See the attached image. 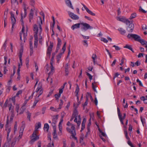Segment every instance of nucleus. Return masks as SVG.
Masks as SVG:
<instances>
[{
  "label": "nucleus",
  "mask_w": 147,
  "mask_h": 147,
  "mask_svg": "<svg viewBox=\"0 0 147 147\" xmlns=\"http://www.w3.org/2000/svg\"><path fill=\"white\" fill-rule=\"evenodd\" d=\"M124 48H127L128 49H129V50L133 52H134V51L132 49V48L131 47V45H126L124 47Z\"/></svg>",
  "instance_id": "obj_23"
},
{
  "label": "nucleus",
  "mask_w": 147,
  "mask_h": 147,
  "mask_svg": "<svg viewBox=\"0 0 147 147\" xmlns=\"http://www.w3.org/2000/svg\"><path fill=\"white\" fill-rule=\"evenodd\" d=\"M136 13H132L130 16V18L132 19L136 17Z\"/></svg>",
  "instance_id": "obj_44"
},
{
  "label": "nucleus",
  "mask_w": 147,
  "mask_h": 147,
  "mask_svg": "<svg viewBox=\"0 0 147 147\" xmlns=\"http://www.w3.org/2000/svg\"><path fill=\"white\" fill-rule=\"evenodd\" d=\"M36 133V131H34L31 138V140L30 141V144H33L35 141L39 139V136L37 135Z\"/></svg>",
  "instance_id": "obj_6"
},
{
  "label": "nucleus",
  "mask_w": 147,
  "mask_h": 147,
  "mask_svg": "<svg viewBox=\"0 0 147 147\" xmlns=\"http://www.w3.org/2000/svg\"><path fill=\"white\" fill-rule=\"evenodd\" d=\"M59 128L60 131L59 132V133H60L61 135L62 132V125H61V126H59Z\"/></svg>",
  "instance_id": "obj_50"
},
{
  "label": "nucleus",
  "mask_w": 147,
  "mask_h": 147,
  "mask_svg": "<svg viewBox=\"0 0 147 147\" xmlns=\"http://www.w3.org/2000/svg\"><path fill=\"white\" fill-rule=\"evenodd\" d=\"M9 123V118L8 116H7V120L6 122V125L5 127V130L6 131L7 133V142L5 143V144L7 142H8L9 144V146H10V144L9 143V140H8L9 136V134L10 133L11 131V127L8 125V124Z\"/></svg>",
  "instance_id": "obj_5"
},
{
  "label": "nucleus",
  "mask_w": 147,
  "mask_h": 147,
  "mask_svg": "<svg viewBox=\"0 0 147 147\" xmlns=\"http://www.w3.org/2000/svg\"><path fill=\"white\" fill-rule=\"evenodd\" d=\"M125 60V58L123 57L121 60V63H120V65H122L123 63L124 60Z\"/></svg>",
  "instance_id": "obj_56"
},
{
  "label": "nucleus",
  "mask_w": 147,
  "mask_h": 147,
  "mask_svg": "<svg viewBox=\"0 0 147 147\" xmlns=\"http://www.w3.org/2000/svg\"><path fill=\"white\" fill-rule=\"evenodd\" d=\"M57 41L58 42L57 45L58 46H61L62 43L61 39L60 38H57Z\"/></svg>",
  "instance_id": "obj_41"
},
{
  "label": "nucleus",
  "mask_w": 147,
  "mask_h": 147,
  "mask_svg": "<svg viewBox=\"0 0 147 147\" xmlns=\"http://www.w3.org/2000/svg\"><path fill=\"white\" fill-rule=\"evenodd\" d=\"M53 131L54 132L53 134V137L54 138H56L57 137L56 129H53Z\"/></svg>",
  "instance_id": "obj_33"
},
{
  "label": "nucleus",
  "mask_w": 147,
  "mask_h": 147,
  "mask_svg": "<svg viewBox=\"0 0 147 147\" xmlns=\"http://www.w3.org/2000/svg\"><path fill=\"white\" fill-rule=\"evenodd\" d=\"M129 26L127 28V30L129 32H132L134 28V25L132 23H130L129 24Z\"/></svg>",
  "instance_id": "obj_15"
},
{
  "label": "nucleus",
  "mask_w": 147,
  "mask_h": 147,
  "mask_svg": "<svg viewBox=\"0 0 147 147\" xmlns=\"http://www.w3.org/2000/svg\"><path fill=\"white\" fill-rule=\"evenodd\" d=\"M66 45V42H65V43L64 44L63 46V48L62 49V50H61V51H62V52H61V53H62V54H63L64 53L65 51V50Z\"/></svg>",
  "instance_id": "obj_36"
},
{
  "label": "nucleus",
  "mask_w": 147,
  "mask_h": 147,
  "mask_svg": "<svg viewBox=\"0 0 147 147\" xmlns=\"http://www.w3.org/2000/svg\"><path fill=\"white\" fill-rule=\"evenodd\" d=\"M38 36L37 35H34V45L35 47L36 46V47L38 45Z\"/></svg>",
  "instance_id": "obj_20"
},
{
  "label": "nucleus",
  "mask_w": 147,
  "mask_h": 147,
  "mask_svg": "<svg viewBox=\"0 0 147 147\" xmlns=\"http://www.w3.org/2000/svg\"><path fill=\"white\" fill-rule=\"evenodd\" d=\"M117 114L119 119L122 125H123L124 123L123 122V120L125 118L126 114L125 113H123V117H122V115L121 114L120 109L118 107H117Z\"/></svg>",
  "instance_id": "obj_8"
},
{
  "label": "nucleus",
  "mask_w": 147,
  "mask_h": 147,
  "mask_svg": "<svg viewBox=\"0 0 147 147\" xmlns=\"http://www.w3.org/2000/svg\"><path fill=\"white\" fill-rule=\"evenodd\" d=\"M3 147H9V144L8 142H7L5 144Z\"/></svg>",
  "instance_id": "obj_64"
},
{
  "label": "nucleus",
  "mask_w": 147,
  "mask_h": 147,
  "mask_svg": "<svg viewBox=\"0 0 147 147\" xmlns=\"http://www.w3.org/2000/svg\"><path fill=\"white\" fill-rule=\"evenodd\" d=\"M41 127V124L40 122H38L37 125H36L35 130L36 131V132H37L38 129L39 128H40Z\"/></svg>",
  "instance_id": "obj_21"
},
{
  "label": "nucleus",
  "mask_w": 147,
  "mask_h": 147,
  "mask_svg": "<svg viewBox=\"0 0 147 147\" xmlns=\"http://www.w3.org/2000/svg\"><path fill=\"white\" fill-rule=\"evenodd\" d=\"M92 61L94 64L96 63L95 60L97 58V56L95 54H93L92 55Z\"/></svg>",
  "instance_id": "obj_29"
},
{
  "label": "nucleus",
  "mask_w": 147,
  "mask_h": 147,
  "mask_svg": "<svg viewBox=\"0 0 147 147\" xmlns=\"http://www.w3.org/2000/svg\"><path fill=\"white\" fill-rule=\"evenodd\" d=\"M81 25H82V28L85 30H86L89 29H92L93 28V27L90 26L87 23H81Z\"/></svg>",
  "instance_id": "obj_11"
},
{
  "label": "nucleus",
  "mask_w": 147,
  "mask_h": 147,
  "mask_svg": "<svg viewBox=\"0 0 147 147\" xmlns=\"http://www.w3.org/2000/svg\"><path fill=\"white\" fill-rule=\"evenodd\" d=\"M66 4L67 6L73 9L74 7L72 6L71 1L70 0H65Z\"/></svg>",
  "instance_id": "obj_17"
},
{
  "label": "nucleus",
  "mask_w": 147,
  "mask_h": 147,
  "mask_svg": "<svg viewBox=\"0 0 147 147\" xmlns=\"http://www.w3.org/2000/svg\"><path fill=\"white\" fill-rule=\"evenodd\" d=\"M16 96H14L13 97L11 98V99L13 102V103L14 104H15V97Z\"/></svg>",
  "instance_id": "obj_59"
},
{
  "label": "nucleus",
  "mask_w": 147,
  "mask_h": 147,
  "mask_svg": "<svg viewBox=\"0 0 147 147\" xmlns=\"http://www.w3.org/2000/svg\"><path fill=\"white\" fill-rule=\"evenodd\" d=\"M92 88L94 91L96 92H97L96 90V86L93 83L92 84Z\"/></svg>",
  "instance_id": "obj_54"
},
{
  "label": "nucleus",
  "mask_w": 147,
  "mask_h": 147,
  "mask_svg": "<svg viewBox=\"0 0 147 147\" xmlns=\"http://www.w3.org/2000/svg\"><path fill=\"white\" fill-rule=\"evenodd\" d=\"M34 13L33 10L31 9L30 10V13L29 15V21L30 22L33 18Z\"/></svg>",
  "instance_id": "obj_19"
},
{
  "label": "nucleus",
  "mask_w": 147,
  "mask_h": 147,
  "mask_svg": "<svg viewBox=\"0 0 147 147\" xmlns=\"http://www.w3.org/2000/svg\"><path fill=\"white\" fill-rule=\"evenodd\" d=\"M139 42H140L143 45H147V42L144 40L140 38Z\"/></svg>",
  "instance_id": "obj_27"
},
{
  "label": "nucleus",
  "mask_w": 147,
  "mask_h": 147,
  "mask_svg": "<svg viewBox=\"0 0 147 147\" xmlns=\"http://www.w3.org/2000/svg\"><path fill=\"white\" fill-rule=\"evenodd\" d=\"M60 101H61V102L59 104V107L58 108V109H59V110L61 109L62 106L63 104V101L62 100H60Z\"/></svg>",
  "instance_id": "obj_43"
},
{
  "label": "nucleus",
  "mask_w": 147,
  "mask_h": 147,
  "mask_svg": "<svg viewBox=\"0 0 147 147\" xmlns=\"http://www.w3.org/2000/svg\"><path fill=\"white\" fill-rule=\"evenodd\" d=\"M11 22L12 24V28H13L14 25L15 24L16 22V20L15 18H11Z\"/></svg>",
  "instance_id": "obj_30"
},
{
  "label": "nucleus",
  "mask_w": 147,
  "mask_h": 147,
  "mask_svg": "<svg viewBox=\"0 0 147 147\" xmlns=\"http://www.w3.org/2000/svg\"><path fill=\"white\" fill-rule=\"evenodd\" d=\"M78 114V111L75 109L73 111L70 121H71L74 118H75L74 121L77 123V127L79 128L81 123V119L80 115Z\"/></svg>",
  "instance_id": "obj_2"
},
{
  "label": "nucleus",
  "mask_w": 147,
  "mask_h": 147,
  "mask_svg": "<svg viewBox=\"0 0 147 147\" xmlns=\"http://www.w3.org/2000/svg\"><path fill=\"white\" fill-rule=\"evenodd\" d=\"M51 70L50 72L49 73V75L51 74H52L53 73L54 71L55 68L53 66V65H52V66L51 65Z\"/></svg>",
  "instance_id": "obj_38"
},
{
  "label": "nucleus",
  "mask_w": 147,
  "mask_h": 147,
  "mask_svg": "<svg viewBox=\"0 0 147 147\" xmlns=\"http://www.w3.org/2000/svg\"><path fill=\"white\" fill-rule=\"evenodd\" d=\"M127 37L128 38H132L134 39L135 41L138 42H139L141 38V37L139 36L136 34H129Z\"/></svg>",
  "instance_id": "obj_7"
},
{
  "label": "nucleus",
  "mask_w": 147,
  "mask_h": 147,
  "mask_svg": "<svg viewBox=\"0 0 147 147\" xmlns=\"http://www.w3.org/2000/svg\"><path fill=\"white\" fill-rule=\"evenodd\" d=\"M79 88L78 86H77L76 87L75 93H76V96L78 98V93L79 92Z\"/></svg>",
  "instance_id": "obj_39"
},
{
  "label": "nucleus",
  "mask_w": 147,
  "mask_h": 147,
  "mask_svg": "<svg viewBox=\"0 0 147 147\" xmlns=\"http://www.w3.org/2000/svg\"><path fill=\"white\" fill-rule=\"evenodd\" d=\"M4 64L6 65L7 63V57L6 56H5L4 57Z\"/></svg>",
  "instance_id": "obj_57"
},
{
  "label": "nucleus",
  "mask_w": 147,
  "mask_h": 147,
  "mask_svg": "<svg viewBox=\"0 0 147 147\" xmlns=\"http://www.w3.org/2000/svg\"><path fill=\"white\" fill-rule=\"evenodd\" d=\"M53 90H50L49 92V94H48V95H47V97H50L52 94L53 93Z\"/></svg>",
  "instance_id": "obj_46"
},
{
  "label": "nucleus",
  "mask_w": 147,
  "mask_h": 147,
  "mask_svg": "<svg viewBox=\"0 0 147 147\" xmlns=\"http://www.w3.org/2000/svg\"><path fill=\"white\" fill-rule=\"evenodd\" d=\"M50 109L52 111L54 112H58L59 111V109H58V108L57 109L55 108L54 107H50Z\"/></svg>",
  "instance_id": "obj_34"
},
{
  "label": "nucleus",
  "mask_w": 147,
  "mask_h": 147,
  "mask_svg": "<svg viewBox=\"0 0 147 147\" xmlns=\"http://www.w3.org/2000/svg\"><path fill=\"white\" fill-rule=\"evenodd\" d=\"M22 90H19L17 93L16 96H18L19 95L21 94L22 93Z\"/></svg>",
  "instance_id": "obj_53"
},
{
  "label": "nucleus",
  "mask_w": 147,
  "mask_h": 147,
  "mask_svg": "<svg viewBox=\"0 0 147 147\" xmlns=\"http://www.w3.org/2000/svg\"><path fill=\"white\" fill-rule=\"evenodd\" d=\"M56 123H54L53 122H52V123H51V125L53 127V129H56Z\"/></svg>",
  "instance_id": "obj_55"
},
{
  "label": "nucleus",
  "mask_w": 147,
  "mask_h": 147,
  "mask_svg": "<svg viewBox=\"0 0 147 147\" xmlns=\"http://www.w3.org/2000/svg\"><path fill=\"white\" fill-rule=\"evenodd\" d=\"M39 99L36 98V99H35V100L34 102L33 105L32 106L33 107H34L36 106L37 103L39 101Z\"/></svg>",
  "instance_id": "obj_35"
},
{
  "label": "nucleus",
  "mask_w": 147,
  "mask_h": 147,
  "mask_svg": "<svg viewBox=\"0 0 147 147\" xmlns=\"http://www.w3.org/2000/svg\"><path fill=\"white\" fill-rule=\"evenodd\" d=\"M141 120L143 125V126H144V124L145 123V118H142L141 117H140Z\"/></svg>",
  "instance_id": "obj_42"
},
{
  "label": "nucleus",
  "mask_w": 147,
  "mask_h": 147,
  "mask_svg": "<svg viewBox=\"0 0 147 147\" xmlns=\"http://www.w3.org/2000/svg\"><path fill=\"white\" fill-rule=\"evenodd\" d=\"M58 115L53 116L52 117V122L56 123L58 119Z\"/></svg>",
  "instance_id": "obj_28"
},
{
  "label": "nucleus",
  "mask_w": 147,
  "mask_h": 147,
  "mask_svg": "<svg viewBox=\"0 0 147 147\" xmlns=\"http://www.w3.org/2000/svg\"><path fill=\"white\" fill-rule=\"evenodd\" d=\"M118 30L120 32V33L122 35L124 34L126 32V31L122 28H119L118 29Z\"/></svg>",
  "instance_id": "obj_22"
},
{
  "label": "nucleus",
  "mask_w": 147,
  "mask_h": 147,
  "mask_svg": "<svg viewBox=\"0 0 147 147\" xmlns=\"http://www.w3.org/2000/svg\"><path fill=\"white\" fill-rule=\"evenodd\" d=\"M39 36V43H40L41 44H42V36H41V35H38Z\"/></svg>",
  "instance_id": "obj_47"
},
{
  "label": "nucleus",
  "mask_w": 147,
  "mask_h": 147,
  "mask_svg": "<svg viewBox=\"0 0 147 147\" xmlns=\"http://www.w3.org/2000/svg\"><path fill=\"white\" fill-rule=\"evenodd\" d=\"M46 45L47 46V47L46 51L47 56L49 58H50L52 49L53 47V43L52 42L50 41L49 44V45L48 42H47Z\"/></svg>",
  "instance_id": "obj_4"
},
{
  "label": "nucleus",
  "mask_w": 147,
  "mask_h": 147,
  "mask_svg": "<svg viewBox=\"0 0 147 147\" xmlns=\"http://www.w3.org/2000/svg\"><path fill=\"white\" fill-rule=\"evenodd\" d=\"M144 54L142 53H140L138 55V58L141 57H143V55Z\"/></svg>",
  "instance_id": "obj_63"
},
{
  "label": "nucleus",
  "mask_w": 147,
  "mask_h": 147,
  "mask_svg": "<svg viewBox=\"0 0 147 147\" xmlns=\"http://www.w3.org/2000/svg\"><path fill=\"white\" fill-rule=\"evenodd\" d=\"M27 113H28L27 118L29 119V120L30 121V117L31 116V114L29 112H28Z\"/></svg>",
  "instance_id": "obj_61"
},
{
  "label": "nucleus",
  "mask_w": 147,
  "mask_h": 147,
  "mask_svg": "<svg viewBox=\"0 0 147 147\" xmlns=\"http://www.w3.org/2000/svg\"><path fill=\"white\" fill-rule=\"evenodd\" d=\"M140 99L143 100L145 104H147V98L146 99L144 96H142L141 97Z\"/></svg>",
  "instance_id": "obj_32"
},
{
  "label": "nucleus",
  "mask_w": 147,
  "mask_h": 147,
  "mask_svg": "<svg viewBox=\"0 0 147 147\" xmlns=\"http://www.w3.org/2000/svg\"><path fill=\"white\" fill-rule=\"evenodd\" d=\"M17 128H18L17 123V121H16L15 122V124L14 128H13V131H14V133H15L17 131Z\"/></svg>",
  "instance_id": "obj_31"
},
{
  "label": "nucleus",
  "mask_w": 147,
  "mask_h": 147,
  "mask_svg": "<svg viewBox=\"0 0 147 147\" xmlns=\"http://www.w3.org/2000/svg\"><path fill=\"white\" fill-rule=\"evenodd\" d=\"M39 19L37 24H35L33 26L34 35L38 36L42 34V29L41 26L42 24V20L40 17H39Z\"/></svg>",
  "instance_id": "obj_1"
},
{
  "label": "nucleus",
  "mask_w": 147,
  "mask_h": 147,
  "mask_svg": "<svg viewBox=\"0 0 147 147\" xmlns=\"http://www.w3.org/2000/svg\"><path fill=\"white\" fill-rule=\"evenodd\" d=\"M66 125L67 127H66V129L67 131L72 135L73 138L76 140L77 138L75 136L76 135L75 126L74 124L71 123L69 121L67 122Z\"/></svg>",
  "instance_id": "obj_3"
},
{
  "label": "nucleus",
  "mask_w": 147,
  "mask_h": 147,
  "mask_svg": "<svg viewBox=\"0 0 147 147\" xmlns=\"http://www.w3.org/2000/svg\"><path fill=\"white\" fill-rule=\"evenodd\" d=\"M113 47H115V49L116 50H120V48L119 47H118V46H116L115 45H114L113 46Z\"/></svg>",
  "instance_id": "obj_62"
},
{
  "label": "nucleus",
  "mask_w": 147,
  "mask_h": 147,
  "mask_svg": "<svg viewBox=\"0 0 147 147\" xmlns=\"http://www.w3.org/2000/svg\"><path fill=\"white\" fill-rule=\"evenodd\" d=\"M30 45V49L32 51V48H33V47L32 46V41L30 40L29 42Z\"/></svg>",
  "instance_id": "obj_58"
},
{
  "label": "nucleus",
  "mask_w": 147,
  "mask_h": 147,
  "mask_svg": "<svg viewBox=\"0 0 147 147\" xmlns=\"http://www.w3.org/2000/svg\"><path fill=\"white\" fill-rule=\"evenodd\" d=\"M87 42V40H84L82 41L84 45L86 47H87L88 46V44Z\"/></svg>",
  "instance_id": "obj_45"
},
{
  "label": "nucleus",
  "mask_w": 147,
  "mask_h": 147,
  "mask_svg": "<svg viewBox=\"0 0 147 147\" xmlns=\"http://www.w3.org/2000/svg\"><path fill=\"white\" fill-rule=\"evenodd\" d=\"M101 40L103 41L105 43H107L108 42V40L106 38H101Z\"/></svg>",
  "instance_id": "obj_49"
},
{
  "label": "nucleus",
  "mask_w": 147,
  "mask_h": 147,
  "mask_svg": "<svg viewBox=\"0 0 147 147\" xmlns=\"http://www.w3.org/2000/svg\"><path fill=\"white\" fill-rule=\"evenodd\" d=\"M68 14L70 18L74 20H77L79 19V17L77 15L69 11H68Z\"/></svg>",
  "instance_id": "obj_13"
},
{
  "label": "nucleus",
  "mask_w": 147,
  "mask_h": 147,
  "mask_svg": "<svg viewBox=\"0 0 147 147\" xmlns=\"http://www.w3.org/2000/svg\"><path fill=\"white\" fill-rule=\"evenodd\" d=\"M80 25H81V23L74 24L71 26V28L72 30H74L75 29L79 28Z\"/></svg>",
  "instance_id": "obj_18"
},
{
  "label": "nucleus",
  "mask_w": 147,
  "mask_h": 147,
  "mask_svg": "<svg viewBox=\"0 0 147 147\" xmlns=\"http://www.w3.org/2000/svg\"><path fill=\"white\" fill-rule=\"evenodd\" d=\"M42 87V83L40 82H39L38 84V87L36 90V93H38L39 92V94L38 96V97L41 95L43 93V91Z\"/></svg>",
  "instance_id": "obj_9"
},
{
  "label": "nucleus",
  "mask_w": 147,
  "mask_h": 147,
  "mask_svg": "<svg viewBox=\"0 0 147 147\" xmlns=\"http://www.w3.org/2000/svg\"><path fill=\"white\" fill-rule=\"evenodd\" d=\"M62 93V91H59V94H55V96L56 99H58L60 97L61 94Z\"/></svg>",
  "instance_id": "obj_24"
},
{
  "label": "nucleus",
  "mask_w": 147,
  "mask_h": 147,
  "mask_svg": "<svg viewBox=\"0 0 147 147\" xmlns=\"http://www.w3.org/2000/svg\"><path fill=\"white\" fill-rule=\"evenodd\" d=\"M29 59L28 58H26V66L27 67L29 66Z\"/></svg>",
  "instance_id": "obj_52"
},
{
  "label": "nucleus",
  "mask_w": 147,
  "mask_h": 147,
  "mask_svg": "<svg viewBox=\"0 0 147 147\" xmlns=\"http://www.w3.org/2000/svg\"><path fill=\"white\" fill-rule=\"evenodd\" d=\"M116 19L117 20L125 23L127 25H128L130 22L129 20L127 19H125V18L123 17H121L120 16L117 17L116 18Z\"/></svg>",
  "instance_id": "obj_10"
},
{
  "label": "nucleus",
  "mask_w": 147,
  "mask_h": 147,
  "mask_svg": "<svg viewBox=\"0 0 147 147\" xmlns=\"http://www.w3.org/2000/svg\"><path fill=\"white\" fill-rule=\"evenodd\" d=\"M24 15H25L24 17H26V11H27V7L25 5H24Z\"/></svg>",
  "instance_id": "obj_40"
},
{
  "label": "nucleus",
  "mask_w": 147,
  "mask_h": 147,
  "mask_svg": "<svg viewBox=\"0 0 147 147\" xmlns=\"http://www.w3.org/2000/svg\"><path fill=\"white\" fill-rule=\"evenodd\" d=\"M16 112H17V113H18V112H19V105L18 104H16Z\"/></svg>",
  "instance_id": "obj_48"
},
{
  "label": "nucleus",
  "mask_w": 147,
  "mask_h": 147,
  "mask_svg": "<svg viewBox=\"0 0 147 147\" xmlns=\"http://www.w3.org/2000/svg\"><path fill=\"white\" fill-rule=\"evenodd\" d=\"M49 129V126L48 123H45L44 125V129L45 131L48 132Z\"/></svg>",
  "instance_id": "obj_26"
},
{
  "label": "nucleus",
  "mask_w": 147,
  "mask_h": 147,
  "mask_svg": "<svg viewBox=\"0 0 147 147\" xmlns=\"http://www.w3.org/2000/svg\"><path fill=\"white\" fill-rule=\"evenodd\" d=\"M24 25H23L22 32L20 33V38L21 40H22V36H23L24 39H25L26 37L27 36V33H24Z\"/></svg>",
  "instance_id": "obj_12"
},
{
  "label": "nucleus",
  "mask_w": 147,
  "mask_h": 147,
  "mask_svg": "<svg viewBox=\"0 0 147 147\" xmlns=\"http://www.w3.org/2000/svg\"><path fill=\"white\" fill-rule=\"evenodd\" d=\"M85 124L82 123V127H81V130L80 131H83L84 129L85 128Z\"/></svg>",
  "instance_id": "obj_51"
},
{
  "label": "nucleus",
  "mask_w": 147,
  "mask_h": 147,
  "mask_svg": "<svg viewBox=\"0 0 147 147\" xmlns=\"http://www.w3.org/2000/svg\"><path fill=\"white\" fill-rule=\"evenodd\" d=\"M23 50L22 49L20 50L19 53V59L20 60H21L22 59V56L23 54Z\"/></svg>",
  "instance_id": "obj_37"
},
{
  "label": "nucleus",
  "mask_w": 147,
  "mask_h": 147,
  "mask_svg": "<svg viewBox=\"0 0 147 147\" xmlns=\"http://www.w3.org/2000/svg\"><path fill=\"white\" fill-rule=\"evenodd\" d=\"M87 75L89 77V79L90 80H92V76L89 73H87Z\"/></svg>",
  "instance_id": "obj_60"
},
{
  "label": "nucleus",
  "mask_w": 147,
  "mask_h": 147,
  "mask_svg": "<svg viewBox=\"0 0 147 147\" xmlns=\"http://www.w3.org/2000/svg\"><path fill=\"white\" fill-rule=\"evenodd\" d=\"M62 53H60L57 57V62L59 63L60 59H61L62 55Z\"/></svg>",
  "instance_id": "obj_25"
},
{
  "label": "nucleus",
  "mask_w": 147,
  "mask_h": 147,
  "mask_svg": "<svg viewBox=\"0 0 147 147\" xmlns=\"http://www.w3.org/2000/svg\"><path fill=\"white\" fill-rule=\"evenodd\" d=\"M24 128V125L23 124L21 127L19 131V135L18 137V140L20 139L22 137L23 135V133Z\"/></svg>",
  "instance_id": "obj_14"
},
{
  "label": "nucleus",
  "mask_w": 147,
  "mask_h": 147,
  "mask_svg": "<svg viewBox=\"0 0 147 147\" xmlns=\"http://www.w3.org/2000/svg\"><path fill=\"white\" fill-rule=\"evenodd\" d=\"M82 5H83L85 9L86 10V11L90 15L93 16H95V13H93L92 11L90 10L88 7H87L84 5L82 3Z\"/></svg>",
  "instance_id": "obj_16"
}]
</instances>
